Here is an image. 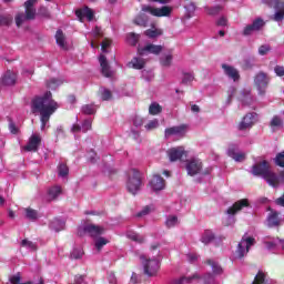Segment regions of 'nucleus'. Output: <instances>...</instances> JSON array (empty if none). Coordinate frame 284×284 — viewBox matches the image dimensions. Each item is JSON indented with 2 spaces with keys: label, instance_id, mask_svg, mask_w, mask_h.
I'll return each instance as SVG.
<instances>
[{
  "label": "nucleus",
  "instance_id": "338daca9",
  "mask_svg": "<svg viewBox=\"0 0 284 284\" xmlns=\"http://www.w3.org/2000/svg\"><path fill=\"white\" fill-rule=\"evenodd\" d=\"M204 284H214V275L212 274H206L204 276Z\"/></svg>",
  "mask_w": 284,
  "mask_h": 284
},
{
  "label": "nucleus",
  "instance_id": "4d7b16f0",
  "mask_svg": "<svg viewBox=\"0 0 284 284\" xmlns=\"http://www.w3.org/2000/svg\"><path fill=\"white\" fill-rule=\"evenodd\" d=\"M134 23L136 26H148V19H145V16H138L135 19H134Z\"/></svg>",
  "mask_w": 284,
  "mask_h": 284
},
{
  "label": "nucleus",
  "instance_id": "3c124183",
  "mask_svg": "<svg viewBox=\"0 0 284 284\" xmlns=\"http://www.w3.org/2000/svg\"><path fill=\"white\" fill-rule=\"evenodd\" d=\"M61 83L62 82L60 80L51 79L47 83V88H49V90H57L59 88V85H61Z\"/></svg>",
  "mask_w": 284,
  "mask_h": 284
},
{
  "label": "nucleus",
  "instance_id": "aec40b11",
  "mask_svg": "<svg viewBox=\"0 0 284 284\" xmlns=\"http://www.w3.org/2000/svg\"><path fill=\"white\" fill-rule=\"evenodd\" d=\"M222 70H224V74L232 79L233 81H239L241 75L239 74V70L230 64H222Z\"/></svg>",
  "mask_w": 284,
  "mask_h": 284
},
{
  "label": "nucleus",
  "instance_id": "ddd939ff",
  "mask_svg": "<svg viewBox=\"0 0 284 284\" xmlns=\"http://www.w3.org/2000/svg\"><path fill=\"white\" fill-rule=\"evenodd\" d=\"M149 185L153 192H161V190H165V180L161 175H153Z\"/></svg>",
  "mask_w": 284,
  "mask_h": 284
},
{
  "label": "nucleus",
  "instance_id": "cd10ccee",
  "mask_svg": "<svg viewBox=\"0 0 284 284\" xmlns=\"http://www.w3.org/2000/svg\"><path fill=\"white\" fill-rule=\"evenodd\" d=\"M274 280H267V275L263 272H258L255 276V280L252 284H274Z\"/></svg>",
  "mask_w": 284,
  "mask_h": 284
},
{
  "label": "nucleus",
  "instance_id": "680f3d73",
  "mask_svg": "<svg viewBox=\"0 0 284 284\" xmlns=\"http://www.w3.org/2000/svg\"><path fill=\"white\" fill-rule=\"evenodd\" d=\"M270 50H271L270 44H263L258 48V54H261V57H265V54H267Z\"/></svg>",
  "mask_w": 284,
  "mask_h": 284
},
{
  "label": "nucleus",
  "instance_id": "1a4fd4ad",
  "mask_svg": "<svg viewBox=\"0 0 284 284\" xmlns=\"http://www.w3.org/2000/svg\"><path fill=\"white\" fill-rule=\"evenodd\" d=\"M254 83L257 88L258 94L263 97V94H265V90H267V85L270 83V77H267L263 72H260L255 75Z\"/></svg>",
  "mask_w": 284,
  "mask_h": 284
},
{
  "label": "nucleus",
  "instance_id": "f3484780",
  "mask_svg": "<svg viewBox=\"0 0 284 284\" xmlns=\"http://www.w3.org/2000/svg\"><path fill=\"white\" fill-rule=\"evenodd\" d=\"M75 16L78 17V19H80L81 22H83L84 19H88V21H92V19H94V12L88 7L78 9L75 11Z\"/></svg>",
  "mask_w": 284,
  "mask_h": 284
},
{
  "label": "nucleus",
  "instance_id": "a211bd4d",
  "mask_svg": "<svg viewBox=\"0 0 284 284\" xmlns=\"http://www.w3.org/2000/svg\"><path fill=\"white\" fill-rule=\"evenodd\" d=\"M263 26H265V22L262 19H256L253 21L252 24H248L244 28V34L246 37H248V34H252V32H256L258 30H261V28H263Z\"/></svg>",
  "mask_w": 284,
  "mask_h": 284
},
{
  "label": "nucleus",
  "instance_id": "5fc2aeb1",
  "mask_svg": "<svg viewBox=\"0 0 284 284\" xmlns=\"http://www.w3.org/2000/svg\"><path fill=\"white\" fill-rule=\"evenodd\" d=\"M12 23V16H1L0 17V26H10Z\"/></svg>",
  "mask_w": 284,
  "mask_h": 284
},
{
  "label": "nucleus",
  "instance_id": "6e6d98bb",
  "mask_svg": "<svg viewBox=\"0 0 284 284\" xmlns=\"http://www.w3.org/2000/svg\"><path fill=\"white\" fill-rule=\"evenodd\" d=\"M100 92H101V99L103 101H110V99H112V92H110V90L102 89V90H100Z\"/></svg>",
  "mask_w": 284,
  "mask_h": 284
},
{
  "label": "nucleus",
  "instance_id": "79ce46f5",
  "mask_svg": "<svg viewBox=\"0 0 284 284\" xmlns=\"http://www.w3.org/2000/svg\"><path fill=\"white\" fill-rule=\"evenodd\" d=\"M207 264L211 265L214 274H223V267H221V265H219V262H216L214 260H209Z\"/></svg>",
  "mask_w": 284,
  "mask_h": 284
},
{
  "label": "nucleus",
  "instance_id": "13d9d810",
  "mask_svg": "<svg viewBox=\"0 0 284 284\" xmlns=\"http://www.w3.org/2000/svg\"><path fill=\"white\" fill-rule=\"evenodd\" d=\"M275 163L276 165H278L280 168H284V151H282L281 153H278L275 158Z\"/></svg>",
  "mask_w": 284,
  "mask_h": 284
},
{
  "label": "nucleus",
  "instance_id": "f704fd0d",
  "mask_svg": "<svg viewBox=\"0 0 284 284\" xmlns=\"http://www.w3.org/2000/svg\"><path fill=\"white\" fill-rule=\"evenodd\" d=\"M144 34L149 39H156L158 37H161V34H163V31L161 29H156L155 27H152L151 29L146 30Z\"/></svg>",
  "mask_w": 284,
  "mask_h": 284
},
{
  "label": "nucleus",
  "instance_id": "473e14b6",
  "mask_svg": "<svg viewBox=\"0 0 284 284\" xmlns=\"http://www.w3.org/2000/svg\"><path fill=\"white\" fill-rule=\"evenodd\" d=\"M270 125L273 132H276V130H281V128H283V118L278 115L273 116Z\"/></svg>",
  "mask_w": 284,
  "mask_h": 284
},
{
  "label": "nucleus",
  "instance_id": "393cba45",
  "mask_svg": "<svg viewBox=\"0 0 284 284\" xmlns=\"http://www.w3.org/2000/svg\"><path fill=\"white\" fill-rule=\"evenodd\" d=\"M2 83L4 85H14L17 83V73L7 71L2 77Z\"/></svg>",
  "mask_w": 284,
  "mask_h": 284
},
{
  "label": "nucleus",
  "instance_id": "09e8293b",
  "mask_svg": "<svg viewBox=\"0 0 284 284\" xmlns=\"http://www.w3.org/2000/svg\"><path fill=\"white\" fill-rule=\"evenodd\" d=\"M126 41L130 45H136V43H139V34L129 33L126 36Z\"/></svg>",
  "mask_w": 284,
  "mask_h": 284
},
{
  "label": "nucleus",
  "instance_id": "2eb2a0df",
  "mask_svg": "<svg viewBox=\"0 0 284 284\" xmlns=\"http://www.w3.org/2000/svg\"><path fill=\"white\" fill-rule=\"evenodd\" d=\"M184 154H186V152L185 149H183V146L173 148L168 151V156L172 162L181 161Z\"/></svg>",
  "mask_w": 284,
  "mask_h": 284
},
{
  "label": "nucleus",
  "instance_id": "e2e57ef3",
  "mask_svg": "<svg viewBox=\"0 0 284 284\" xmlns=\"http://www.w3.org/2000/svg\"><path fill=\"white\" fill-rule=\"evenodd\" d=\"M142 77L145 81H152L154 79V73L152 71H142Z\"/></svg>",
  "mask_w": 284,
  "mask_h": 284
},
{
  "label": "nucleus",
  "instance_id": "774afa93",
  "mask_svg": "<svg viewBox=\"0 0 284 284\" xmlns=\"http://www.w3.org/2000/svg\"><path fill=\"white\" fill-rule=\"evenodd\" d=\"M274 72L277 77H284V67L276 65L274 68Z\"/></svg>",
  "mask_w": 284,
  "mask_h": 284
},
{
  "label": "nucleus",
  "instance_id": "b1692460",
  "mask_svg": "<svg viewBox=\"0 0 284 284\" xmlns=\"http://www.w3.org/2000/svg\"><path fill=\"white\" fill-rule=\"evenodd\" d=\"M275 14L273 16V21H283L284 19V2L281 0H275Z\"/></svg>",
  "mask_w": 284,
  "mask_h": 284
},
{
  "label": "nucleus",
  "instance_id": "dca6fc26",
  "mask_svg": "<svg viewBox=\"0 0 284 284\" xmlns=\"http://www.w3.org/2000/svg\"><path fill=\"white\" fill-rule=\"evenodd\" d=\"M243 207H250V201H247V199H243V200H240V201L235 202L233 204V206L227 209L226 213L231 214V215H234L237 212H241V210H243Z\"/></svg>",
  "mask_w": 284,
  "mask_h": 284
},
{
  "label": "nucleus",
  "instance_id": "4c0bfd02",
  "mask_svg": "<svg viewBox=\"0 0 284 284\" xmlns=\"http://www.w3.org/2000/svg\"><path fill=\"white\" fill-rule=\"evenodd\" d=\"M61 194V186H52L48 191V197L50 201H54L57 196Z\"/></svg>",
  "mask_w": 284,
  "mask_h": 284
},
{
  "label": "nucleus",
  "instance_id": "69168bd1",
  "mask_svg": "<svg viewBox=\"0 0 284 284\" xmlns=\"http://www.w3.org/2000/svg\"><path fill=\"white\" fill-rule=\"evenodd\" d=\"M111 41L105 39L102 43H101V50L102 52H108V48H110L111 45Z\"/></svg>",
  "mask_w": 284,
  "mask_h": 284
},
{
  "label": "nucleus",
  "instance_id": "bf43d9fd",
  "mask_svg": "<svg viewBox=\"0 0 284 284\" xmlns=\"http://www.w3.org/2000/svg\"><path fill=\"white\" fill-rule=\"evenodd\" d=\"M194 81V74L193 73H184L182 78V83L187 84L192 83Z\"/></svg>",
  "mask_w": 284,
  "mask_h": 284
},
{
  "label": "nucleus",
  "instance_id": "6ab92c4d",
  "mask_svg": "<svg viewBox=\"0 0 284 284\" xmlns=\"http://www.w3.org/2000/svg\"><path fill=\"white\" fill-rule=\"evenodd\" d=\"M229 156L231 159H234L237 163H241L242 161H245V153L239 152V146L236 145H231L227 150Z\"/></svg>",
  "mask_w": 284,
  "mask_h": 284
},
{
  "label": "nucleus",
  "instance_id": "e433bc0d",
  "mask_svg": "<svg viewBox=\"0 0 284 284\" xmlns=\"http://www.w3.org/2000/svg\"><path fill=\"white\" fill-rule=\"evenodd\" d=\"M212 241H214V233L210 230L204 231L201 242L204 243V245H209V243H212Z\"/></svg>",
  "mask_w": 284,
  "mask_h": 284
},
{
  "label": "nucleus",
  "instance_id": "de8ad7c7",
  "mask_svg": "<svg viewBox=\"0 0 284 284\" xmlns=\"http://www.w3.org/2000/svg\"><path fill=\"white\" fill-rule=\"evenodd\" d=\"M160 63L164 68H170V65H172V54H166V55L162 57L160 60Z\"/></svg>",
  "mask_w": 284,
  "mask_h": 284
},
{
  "label": "nucleus",
  "instance_id": "37998d69",
  "mask_svg": "<svg viewBox=\"0 0 284 284\" xmlns=\"http://www.w3.org/2000/svg\"><path fill=\"white\" fill-rule=\"evenodd\" d=\"M221 10H223V6H221V4L215 6L213 8L205 7V12L207 14H210L211 17H216V14H219V12H221Z\"/></svg>",
  "mask_w": 284,
  "mask_h": 284
},
{
  "label": "nucleus",
  "instance_id": "0e129e2a",
  "mask_svg": "<svg viewBox=\"0 0 284 284\" xmlns=\"http://www.w3.org/2000/svg\"><path fill=\"white\" fill-rule=\"evenodd\" d=\"M9 130H10L11 134H18L19 133V128H17V125L14 124L12 119H9Z\"/></svg>",
  "mask_w": 284,
  "mask_h": 284
},
{
  "label": "nucleus",
  "instance_id": "603ef678",
  "mask_svg": "<svg viewBox=\"0 0 284 284\" xmlns=\"http://www.w3.org/2000/svg\"><path fill=\"white\" fill-rule=\"evenodd\" d=\"M83 256V248H73L71 252V258H74L75 261L81 258Z\"/></svg>",
  "mask_w": 284,
  "mask_h": 284
},
{
  "label": "nucleus",
  "instance_id": "20e7f679",
  "mask_svg": "<svg viewBox=\"0 0 284 284\" xmlns=\"http://www.w3.org/2000/svg\"><path fill=\"white\" fill-rule=\"evenodd\" d=\"M140 260L143 266V272L146 276L152 277L159 274V270H161V262L154 257L150 258L145 255H141Z\"/></svg>",
  "mask_w": 284,
  "mask_h": 284
},
{
  "label": "nucleus",
  "instance_id": "c03bdc74",
  "mask_svg": "<svg viewBox=\"0 0 284 284\" xmlns=\"http://www.w3.org/2000/svg\"><path fill=\"white\" fill-rule=\"evenodd\" d=\"M70 173V169H68V165L61 163L59 166H58V174L59 176H61L62 179L68 176V174Z\"/></svg>",
  "mask_w": 284,
  "mask_h": 284
},
{
  "label": "nucleus",
  "instance_id": "a878e982",
  "mask_svg": "<svg viewBox=\"0 0 284 284\" xmlns=\"http://www.w3.org/2000/svg\"><path fill=\"white\" fill-rule=\"evenodd\" d=\"M24 219L28 221L34 222L37 219H39V211L32 209V207H24L23 210Z\"/></svg>",
  "mask_w": 284,
  "mask_h": 284
},
{
  "label": "nucleus",
  "instance_id": "9d476101",
  "mask_svg": "<svg viewBox=\"0 0 284 284\" xmlns=\"http://www.w3.org/2000/svg\"><path fill=\"white\" fill-rule=\"evenodd\" d=\"M185 132H187V126L185 124L179 126H172L165 129L164 136L165 139H170L174 136L175 139H183L185 136Z\"/></svg>",
  "mask_w": 284,
  "mask_h": 284
},
{
  "label": "nucleus",
  "instance_id": "9b49d317",
  "mask_svg": "<svg viewBox=\"0 0 284 284\" xmlns=\"http://www.w3.org/2000/svg\"><path fill=\"white\" fill-rule=\"evenodd\" d=\"M161 52H163V45L146 44L145 47L138 48L140 57H145L146 54H161Z\"/></svg>",
  "mask_w": 284,
  "mask_h": 284
},
{
  "label": "nucleus",
  "instance_id": "7c9ffc66",
  "mask_svg": "<svg viewBox=\"0 0 284 284\" xmlns=\"http://www.w3.org/2000/svg\"><path fill=\"white\" fill-rule=\"evenodd\" d=\"M128 65L134 70H143L145 68V60L143 58H133Z\"/></svg>",
  "mask_w": 284,
  "mask_h": 284
},
{
  "label": "nucleus",
  "instance_id": "c85d7f7f",
  "mask_svg": "<svg viewBox=\"0 0 284 284\" xmlns=\"http://www.w3.org/2000/svg\"><path fill=\"white\" fill-rule=\"evenodd\" d=\"M199 281H201V277H199L197 274H194L193 276L181 277L180 280H176L174 284H196Z\"/></svg>",
  "mask_w": 284,
  "mask_h": 284
},
{
  "label": "nucleus",
  "instance_id": "c9c22d12",
  "mask_svg": "<svg viewBox=\"0 0 284 284\" xmlns=\"http://www.w3.org/2000/svg\"><path fill=\"white\" fill-rule=\"evenodd\" d=\"M108 243H110V240L101 236L97 237L94 240L95 250H98V252H101V250H103L104 245H108Z\"/></svg>",
  "mask_w": 284,
  "mask_h": 284
},
{
  "label": "nucleus",
  "instance_id": "864d4df0",
  "mask_svg": "<svg viewBox=\"0 0 284 284\" xmlns=\"http://www.w3.org/2000/svg\"><path fill=\"white\" fill-rule=\"evenodd\" d=\"M152 210H154L152 206L148 205L144 206L138 214L136 216L139 219H141L142 216H148V214H150V212H152Z\"/></svg>",
  "mask_w": 284,
  "mask_h": 284
},
{
  "label": "nucleus",
  "instance_id": "a19ab883",
  "mask_svg": "<svg viewBox=\"0 0 284 284\" xmlns=\"http://www.w3.org/2000/svg\"><path fill=\"white\" fill-rule=\"evenodd\" d=\"M241 102L242 105H252V103H254V98H252V93H250V91L243 93Z\"/></svg>",
  "mask_w": 284,
  "mask_h": 284
},
{
  "label": "nucleus",
  "instance_id": "052dcab7",
  "mask_svg": "<svg viewBox=\"0 0 284 284\" xmlns=\"http://www.w3.org/2000/svg\"><path fill=\"white\" fill-rule=\"evenodd\" d=\"M156 128H159V120H151L146 125L145 129L146 130H156Z\"/></svg>",
  "mask_w": 284,
  "mask_h": 284
},
{
  "label": "nucleus",
  "instance_id": "0eeeda50",
  "mask_svg": "<svg viewBox=\"0 0 284 284\" xmlns=\"http://www.w3.org/2000/svg\"><path fill=\"white\" fill-rule=\"evenodd\" d=\"M185 168L189 176H196L203 170V162L199 158H192L186 161Z\"/></svg>",
  "mask_w": 284,
  "mask_h": 284
},
{
  "label": "nucleus",
  "instance_id": "58836bf2",
  "mask_svg": "<svg viewBox=\"0 0 284 284\" xmlns=\"http://www.w3.org/2000/svg\"><path fill=\"white\" fill-rule=\"evenodd\" d=\"M165 225L169 229L176 227V225H179V217L176 215H169Z\"/></svg>",
  "mask_w": 284,
  "mask_h": 284
},
{
  "label": "nucleus",
  "instance_id": "49530a36",
  "mask_svg": "<svg viewBox=\"0 0 284 284\" xmlns=\"http://www.w3.org/2000/svg\"><path fill=\"white\" fill-rule=\"evenodd\" d=\"M21 246L26 247L27 250H30L31 252H36L37 250V244L30 242L29 240H22Z\"/></svg>",
  "mask_w": 284,
  "mask_h": 284
},
{
  "label": "nucleus",
  "instance_id": "ea45409f",
  "mask_svg": "<svg viewBox=\"0 0 284 284\" xmlns=\"http://www.w3.org/2000/svg\"><path fill=\"white\" fill-rule=\"evenodd\" d=\"M126 237L131 239V241H135V243H143L145 241V237L136 234L134 231L126 232Z\"/></svg>",
  "mask_w": 284,
  "mask_h": 284
},
{
  "label": "nucleus",
  "instance_id": "7ed1b4c3",
  "mask_svg": "<svg viewBox=\"0 0 284 284\" xmlns=\"http://www.w3.org/2000/svg\"><path fill=\"white\" fill-rule=\"evenodd\" d=\"M128 181H126V189L130 194H139L141 192V187L143 185V182L141 181V172H139L135 169H131L128 172Z\"/></svg>",
  "mask_w": 284,
  "mask_h": 284
},
{
  "label": "nucleus",
  "instance_id": "5701e85b",
  "mask_svg": "<svg viewBox=\"0 0 284 284\" xmlns=\"http://www.w3.org/2000/svg\"><path fill=\"white\" fill-rule=\"evenodd\" d=\"M99 63L101 65L103 77H112L113 72L112 70H110V64L108 63V59L105 58V55L101 54L99 57Z\"/></svg>",
  "mask_w": 284,
  "mask_h": 284
},
{
  "label": "nucleus",
  "instance_id": "412c9836",
  "mask_svg": "<svg viewBox=\"0 0 284 284\" xmlns=\"http://www.w3.org/2000/svg\"><path fill=\"white\" fill-rule=\"evenodd\" d=\"M89 130H92V119H87L83 121L82 125L73 124L71 132L73 134H77V132H88Z\"/></svg>",
  "mask_w": 284,
  "mask_h": 284
},
{
  "label": "nucleus",
  "instance_id": "8fccbe9b",
  "mask_svg": "<svg viewBox=\"0 0 284 284\" xmlns=\"http://www.w3.org/2000/svg\"><path fill=\"white\" fill-rule=\"evenodd\" d=\"M150 114L156 115L161 112V105L156 102H153L149 108Z\"/></svg>",
  "mask_w": 284,
  "mask_h": 284
},
{
  "label": "nucleus",
  "instance_id": "39448f33",
  "mask_svg": "<svg viewBox=\"0 0 284 284\" xmlns=\"http://www.w3.org/2000/svg\"><path fill=\"white\" fill-rule=\"evenodd\" d=\"M256 240L253 236L244 234L242 240L237 244V248L235 251V258H243V256H247L250 248L255 245Z\"/></svg>",
  "mask_w": 284,
  "mask_h": 284
},
{
  "label": "nucleus",
  "instance_id": "c756f323",
  "mask_svg": "<svg viewBox=\"0 0 284 284\" xmlns=\"http://www.w3.org/2000/svg\"><path fill=\"white\" fill-rule=\"evenodd\" d=\"M281 239L276 237L273 240H265L264 245H266V250L274 252V250H281V243H278Z\"/></svg>",
  "mask_w": 284,
  "mask_h": 284
},
{
  "label": "nucleus",
  "instance_id": "72a5a7b5",
  "mask_svg": "<svg viewBox=\"0 0 284 284\" xmlns=\"http://www.w3.org/2000/svg\"><path fill=\"white\" fill-rule=\"evenodd\" d=\"M65 227V222L62 220L55 219L50 223V229L54 232H61Z\"/></svg>",
  "mask_w": 284,
  "mask_h": 284
},
{
  "label": "nucleus",
  "instance_id": "4468645a",
  "mask_svg": "<svg viewBox=\"0 0 284 284\" xmlns=\"http://www.w3.org/2000/svg\"><path fill=\"white\" fill-rule=\"evenodd\" d=\"M39 145H41V135L32 134L28 144L24 146V150H27V152H37L39 150Z\"/></svg>",
  "mask_w": 284,
  "mask_h": 284
},
{
  "label": "nucleus",
  "instance_id": "6e6552de",
  "mask_svg": "<svg viewBox=\"0 0 284 284\" xmlns=\"http://www.w3.org/2000/svg\"><path fill=\"white\" fill-rule=\"evenodd\" d=\"M142 12H148L152 17H170L172 14V7L154 8L152 6H143Z\"/></svg>",
  "mask_w": 284,
  "mask_h": 284
},
{
  "label": "nucleus",
  "instance_id": "bb28decb",
  "mask_svg": "<svg viewBox=\"0 0 284 284\" xmlns=\"http://www.w3.org/2000/svg\"><path fill=\"white\" fill-rule=\"evenodd\" d=\"M268 227H277L281 225V220L278 219V212L272 211L267 217Z\"/></svg>",
  "mask_w": 284,
  "mask_h": 284
},
{
  "label": "nucleus",
  "instance_id": "f8f14e48",
  "mask_svg": "<svg viewBox=\"0 0 284 284\" xmlns=\"http://www.w3.org/2000/svg\"><path fill=\"white\" fill-rule=\"evenodd\" d=\"M83 232H85V234H89V236L95 240L99 239L101 234L105 233V229L94 224H88L83 227Z\"/></svg>",
  "mask_w": 284,
  "mask_h": 284
},
{
  "label": "nucleus",
  "instance_id": "f03ea898",
  "mask_svg": "<svg viewBox=\"0 0 284 284\" xmlns=\"http://www.w3.org/2000/svg\"><path fill=\"white\" fill-rule=\"evenodd\" d=\"M251 172L254 176H262L271 187H278L281 183H284V172L276 175V173L270 169L268 161L263 160L254 164Z\"/></svg>",
  "mask_w": 284,
  "mask_h": 284
},
{
  "label": "nucleus",
  "instance_id": "f257e3e1",
  "mask_svg": "<svg viewBox=\"0 0 284 284\" xmlns=\"http://www.w3.org/2000/svg\"><path fill=\"white\" fill-rule=\"evenodd\" d=\"M59 109V104L52 100V93L49 91L43 97L36 98L32 101V112H39L41 119V130H45L50 121L51 114H54Z\"/></svg>",
  "mask_w": 284,
  "mask_h": 284
},
{
  "label": "nucleus",
  "instance_id": "a18cd8bd",
  "mask_svg": "<svg viewBox=\"0 0 284 284\" xmlns=\"http://www.w3.org/2000/svg\"><path fill=\"white\" fill-rule=\"evenodd\" d=\"M83 114H94L97 112V106L94 104H85L82 106Z\"/></svg>",
  "mask_w": 284,
  "mask_h": 284
},
{
  "label": "nucleus",
  "instance_id": "2f4dec72",
  "mask_svg": "<svg viewBox=\"0 0 284 284\" xmlns=\"http://www.w3.org/2000/svg\"><path fill=\"white\" fill-rule=\"evenodd\" d=\"M55 41L62 50H68V44L65 43V36L63 34V31L58 30L55 33Z\"/></svg>",
  "mask_w": 284,
  "mask_h": 284
},
{
  "label": "nucleus",
  "instance_id": "423d86ee",
  "mask_svg": "<svg viewBox=\"0 0 284 284\" xmlns=\"http://www.w3.org/2000/svg\"><path fill=\"white\" fill-rule=\"evenodd\" d=\"M33 6H34V0H27L24 2L26 14L19 13L16 17V24L18 26V28L21 27L23 21H30L31 19H34L37 11L34 10Z\"/></svg>",
  "mask_w": 284,
  "mask_h": 284
},
{
  "label": "nucleus",
  "instance_id": "4be33fe9",
  "mask_svg": "<svg viewBox=\"0 0 284 284\" xmlns=\"http://www.w3.org/2000/svg\"><path fill=\"white\" fill-rule=\"evenodd\" d=\"M254 113L246 114L239 124V130H250L254 125Z\"/></svg>",
  "mask_w": 284,
  "mask_h": 284
}]
</instances>
